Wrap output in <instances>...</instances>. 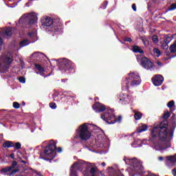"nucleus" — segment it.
<instances>
[{"instance_id":"393cba45","label":"nucleus","mask_w":176,"mask_h":176,"mask_svg":"<svg viewBox=\"0 0 176 176\" xmlns=\"http://www.w3.org/2000/svg\"><path fill=\"white\" fill-rule=\"evenodd\" d=\"M176 9V3H172L170 7L165 11V13H167V12H170L171 10H175Z\"/></svg>"},{"instance_id":"dca6fc26","label":"nucleus","mask_w":176,"mask_h":176,"mask_svg":"<svg viewBox=\"0 0 176 176\" xmlns=\"http://www.w3.org/2000/svg\"><path fill=\"white\" fill-rule=\"evenodd\" d=\"M35 68L37 69L38 72H36L37 75H41V76H45V68L42 67V65L36 63L34 64Z\"/></svg>"},{"instance_id":"c9c22d12","label":"nucleus","mask_w":176,"mask_h":176,"mask_svg":"<svg viewBox=\"0 0 176 176\" xmlns=\"http://www.w3.org/2000/svg\"><path fill=\"white\" fill-rule=\"evenodd\" d=\"M12 107L13 108H14V109H19V108H20V103L17 102H14L12 103Z\"/></svg>"},{"instance_id":"a878e982","label":"nucleus","mask_w":176,"mask_h":176,"mask_svg":"<svg viewBox=\"0 0 176 176\" xmlns=\"http://www.w3.org/2000/svg\"><path fill=\"white\" fill-rule=\"evenodd\" d=\"M30 41L27 39L20 42V47H24V46H28Z\"/></svg>"},{"instance_id":"20e7f679","label":"nucleus","mask_w":176,"mask_h":176,"mask_svg":"<svg viewBox=\"0 0 176 176\" xmlns=\"http://www.w3.org/2000/svg\"><path fill=\"white\" fill-rule=\"evenodd\" d=\"M38 20V16L35 12L23 14L19 19V24L22 25L23 28H28L29 25H34L35 21Z\"/></svg>"},{"instance_id":"cd10ccee","label":"nucleus","mask_w":176,"mask_h":176,"mask_svg":"<svg viewBox=\"0 0 176 176\" xmlns=\"http://www.w3.org/2000/svg\"><path fill=\"white\" fill-rule=\"evenodd\" d=\"M8 167L11 169V170H17V168H16V167H17V162L13 161L12 165Z\"/></svg>"},{"instance_id":"79ce46f5","label":"nucleus","mask_w":176,"mask_h":176,"mask_svg":"<svg viewBox=\"0 0 176 176\" xmlns=\"http://www.w3.org/2000/svg\"><path fill=\"white\" fill-rule=\"evenodd\" d=\"M132 9L133 12H137V6L135 5V3L132 4Z\"/></svg>"},{"instance_id":"7c9ffc66","label":"nucleus","mask_w":176,"mask_h":176,"mask_svg":"<svg viewBox=\"0 0 176 176\" xmlns=\"http://www.w3.org/2000/svg\"><path fill=\"white\" fill-rule=\"evenodd\" d=\"M173 41V36H166V37L164 38V42L166 43H170Z\"/></svg>"},{"instance_id":"6e6d98bb","label":"nucleus","mask_w":176,"mask_h":176,"mask_svg":"<svg viewBox=\"0 0 176 176\" xmlns=\"http://www.w3.org/2000/svg\"><path fill=\"white\" fill-rule=\"evenodd\" d=\"M38 53H39V52H34L33 56H35V54H38Z\"/></svg>"},{"instance_id":"09e8293b","label":"nucleus","mask_w":176,"mask_h":176,"mask_svg":"<svg viewBox=\"0 0 176 176\" xmlns=\"http://www.w3.org/2000/svg\"><path fill=\"white\" fill-rule=\"evenodd\" d=\"M10 157H11V159H14V153H11Z\"/></svg>"},{"instance_id":"603ef678","label":"nucleus","mask_w":176,"mask_h":176,"mask_svg":"<svg viewBox=\"0 0 176 176\" xmlns=\"http://www.w3.org/2000/svg\"><path fill=\"white\" fill-rule=\"evenodd\" d=\"M21 163H23L24 164H27V162L24 161V160H21Z\"/></svg>"},{"instance_id":"7ed1b4c3","label":"nucleus","mask_w":176,"mask_h":176,"mask_svg":"<svg viewBox=\"0 0 176 176\" xmlns=\"http://www.w3.org/2000/svg\"><path fill=\"white\" fill-rule=\"evenodd\" d=\"M76 138L80 141H88L91 137V132L89 131V123H84L80 125L76 131Z\"/></svg>"},{"instance_id":"6ab92c4d","label":"nucleus","mask_w":176,"mask_h":176,"mask_svg":"<svg viewBox=\"0 0 176 176\" xmlns=\"http://www.w3.org/2000/svg\"><path fill=\"white\" fill-rule=\"evenodd\" d=\"M133 53H140V54H144V50L141 49L138 45H134L132 48Z\"/></svg>"},{"instance_id":"1a4fd4ad","label":"nucleus","mask_w":176,"mask_h":176,"mask_svg":"<svg viewBox=\"0 0 176 176\" xmlns=\"http://www.w3.org/2000/svg\"><path fill=\"white\" fill-rule=\"evenodd\" d=\"M54 23V22L53 21V19L50 18V16H47L41 19L42 25H43L44 27H50L49 32L54 34H60L61 31V28L58 26H53Z\"/></svg>"},{"instance_id":"864d4df0","label":"nucleus","mask_w":176,"mask_h":176,"mask_svg":"<svg viewBox=\"0 0 176 176\" xmlns=\"http://www.w3.org/2000/svg\"><path fill=\"white\" fill-rule=\"evenodd\" d=\"M101 165L102 166V167H105L106 164H105V162H102V163L101 164Z\"/></svg>"},{"instance_id":"3c124183","label":"nucleus","mask_w":176,"mask_h":176,"mask_svg":"<svg viewBox=\"0 0 176 176\" xmlns=\"http://www.w3.org/2000/svg\"><path fill=\"white\" fill-rule=\"evenodd\" d=\"M37 175L43 176V174H42L41 172H38V173H37Z\"/></svg>"},{"instance_id":"ddd939ff","label":"nucleus","mask_w":176,"mask_h":176,"mask_svg":"<svg viewBox=\"0 0 176 176\" xmlns=\"http://www.w3.org/2000/svg\"><path fill=\"white\" fill-rule=\"evenodd\" d=\"M151 80L154 86H162L163 82L164 81V78L160 74H157L151 78Z\"/></svg>"},{"instance_id":"f3484780","label":"nucleus","mask_w":176,"mask_h":176,"mask_svg":"<svg viewBox=\"0 0 176 176\" xmlns=\"http://www.w3.org/2000/svg\"><path fill=\"white\" fill-rule=\"evenodd\" d=\"M167 107L169 108L170 113H173L175 111V102L174 100L169 101Z\"/></svg>"},{"instance_id":"4c0bfd02","label":"nucleus","mask_w":176,"mask_h":176,"mask_svg":"<svg viewBox=\"0 0 176 176\" xmlns=\"http://www.w3.org/2000/svg\"><path fill=\"white\" fill-rule=\"evenodd\" d=\"M50 107L52 108V109H56L57 108V104L54 102L50 103Z\"/></svg>"},{"instance_id":"c756f323","label":"nucleus","mask_w":176,"mask_h":176,"mask_svg":"<svg viewBox=\"0 0 176 176\" xmlns=\"http://www.w3.org/2000/svg\"><path fill=\"white\" fill-rule=\"evenodd\" d=\"M140 39L143 42V44L144 45V46H148V45H149V41H148V38L141 36Z\"/></svg>"},{"instance_id":"0eeeda50","label":"nucleus","mask_w":176,"mask_h":176,"mask_svg":"<svg viewBox=\"0 0 176 176\" xmlns=\"http://www.w3.org/2000/svg\"><path fill=\"white\" fill-rule=\"evenodd\" d=\"M13 63V56L10 54H3L0 56V71L3 74L8 72L10 68V63Z\"/></svg>"},{"instance_id":"aec40b11","label":"nucleus","mask_w":176,"mask_h":176,"mask_svg":"<svg viewBox=\"0 0 176 176\" xmlns=\"http://www.w3.org/2000/svg\"><path fill=\"white\" fill-rule=\"evenodd\" d=\"M14 146V143L12 141L7 140L3 144V148H13Z\"/></svg>"},{"instance_id":"a18cd8bd","label":"nucleus","mask_w":176,"mask_h":176,"mask_svg":"<svg viewBox=\"0 0 176 176\" xmlns=\"http://www.w3.org/2000/svg\"><path fill=\"white\" fill-rule=\"evenodd\" d=\"M57 151L59 153H61L63 152V148L61 147H58Z\"/></svg>"},{"instance_id":"4be33fe9","label":"nucleus","mask_w":176,"mask_h":176,"mask_svg":"<svg viewBox=\"0 0 176 176\" xmlns=\"http://www.w3.org/2000/svg\"><path fill=\"white\" fill-rule=\"evenodd\" d=\"M167 162H170V163H175L176 162V154L174 155H168L166 156Z\"/></svg>"},{"instance_id":"72a5a7b5","label":"nucleus","mask_w":176,"mask_h":176,"mask_svg":"<svg viewBox=\"0 0 176 176\" xmlns=\"http://www.w3.org/2000/svg\"><path fill=\"white\" fill-rule=\"evenodd\" d=\"M70 176H78L76 170L70 169Z\"/></svg>"},{"instance_id":"9b49d317","label":"nucleus","mask_w":176,"mask_h":176,"mask_svg":"<svg viewBox=\"0 0 176 176\" xmlns=\"http://www.w3.org/2000/svg\"><path fill=\"white\" fill-rule=\"evenodd\" d=\"M140 64L145 69H152L153 68V63L146 56L142 58Z\"/></svg>"},{"instance_id":"6e6552de","label":"nucleus","mask_w":176,"mask_h":176,"mask_svg":"<svg viewBox=\"0 0 176 176\" xmlns=\"http://www.w3.org/2000/svg\"><path fill=\"white\" fill-rule=\"evenodd\" d=\"M113 109H111L108 110L106 113L101 115V119L107 122L109 124H115L117 122L120 123L122 122V117L119 116L117 118L113 113Z\"/></svg>"},{"instance_id":"c85d7f7f","label":"nucleus","mask_w":176,"mask_h":176,"mask_svg":"<svg viewBox=\"0 0 176 176\" xmlns=\"http://www.w3.org/2000/svg\"><path fill=\"white\" fill-rule=\"evenodd\" d=\"M122 100H123V101H125V102H130V101L131 100V95L128 94L126 96V98H124V99L120 98V101H122Z\"/></svg>"},{"instance_id":"a19ab883","label":"nucleus","mask_w":176,"mask_h":176,"mask_svg":"<svg viewBox=\"0 0 176 176\" xmlns=\"http://www.w3.org/2000/svg\"><path fill=\"white\" fill-rule=\"evenodd\" d=\"M124 42H129V43L133 42V39H131V38L130 37H125L124 38Z\"/></svg>"},{"instance_id":"37998d69","label":"nucleus","mask_w":176,"mask_h":176,"mask_svg":"<svg viewBox=\"0 0 176 176\" xmlns=\"http://www.w3.org/2000/svg\"><path fill=\"white\" fill-rule=\"evenodd\" d=\"M156 64H157V65H159V67H163V63H162V62H160V61H157Z\"/></svg>"},{"instance_id":"49530a36","label":"nucleus","mask_w":176,"mask_h":176,"mask_svg":"<svg viewBox=\"0 0 176 176\" xmlns=\"http://www.w3.org/2000/svg\"><path fill=\"white\" fill-rule=\"evenodd\" d=\"M28 36H30L31 38V37L34 36V32H29L28 34Z\"/></svg>"},{"instance_id":"f03ea898","label":"nucleus","mask_w":176,"mask_h":176,"mask_svg":"<svg viewBox=\"0 0 176 176\" xmlns=\"http://www.w3.org/2000/svg\"><path fill=\"white\" fill-rule=\"evenodd\" d=\"M129 78H125L122 82V89H125L126 90H129L130 87V80H131V86L134 87V86H138V85L141 84V78L140 76L135 73H129Z\"/></svg>"},{"instance_id":"39448f33","label":"nucleus","mask_w":176,"mask_h":176,"mask_svg":"<svg viewBox=\"0 0 176 176\" xmlns=\"http://www.w3.org/2000/svg\"><path fill=\"white\" fill-rule=\"evenodd\" d=\"M56 144V142H53L45 147L44 152L41 154L44 156V160L52 163V160L56 157V149H57Z\"/></svg>"},{"instance_id":"de8ad7c7","label":"nucleus","mask_w":176,"mask_h":176,"mask_svg":"<svg viewBox=\"0 0 176 176\" xmlns=\"http://www.w3.org/2000/svg\"><path fill=\"white\" fill-rule=\"evenodd\" d=\"M3 45V41H2V37L0 36V46H2Z\"/></svg>"},{"instance_id":"5701e85b","label":"nucleus","mask_w":176,"mask_h":176,"mask_svg":"<svg viewBox=\"0 0 176 176\" xmlns=\"http://www.w3.org/2000/svg\"><path fill=\"white\" fill-rule=\"evenodd\" d=\"M169 50L172 54L176 53V41L172 45H170L169 47Z\"/></svg>"},{"instance_id":"4468645a","label":"nucleus","mask_w":176,"mask_h":176,"mask_svg":"<svg viewBox=\"0 0 176 176\" xmlns=\"http://www.w3.org/2000/svg\"><path fill=\"white\" fill-rule=\"evenodd\" d=\"M17 173H19V169H14L11 170L9 166H7L6 168H1V173L3 175H15Z\"/></svg>"},{"instance_id":"2f4dec72","label":"nucleus","mask_w":176,"mask_h":176,"mask_svg":"<svg viewBox=\"0 0 176 176\" xmlns=\"http://www.w3.org/2000/svg\"><path fill=\"white\" fill-rule=\"evenodd\" d=\"M96 173H97V170H96V167H91L90 169L91 176H96Z\"/></svg>"},{"instance_id":"f8f14e48","label":"nucleus","mask_w":176,"mask_h":176,"mask_svg":"<svg viewBox=\"0 0 176 176\" xmlns=\"http://www.w3.org/2000/svg\"><path fill=\"white\" fill-rule=\"evenodd\" d=\"M92 108L95 112L98 113L104 112V111H107V107L100 102H96L92 106Z\"/></svg>"},{"instance_id":"58836bf2","label":"nucleus","mask_w":176,"mask_h":176,"mask_svg":"<svg viewBox=\"0 0 176 176\" xmlns=\"http://www.w3.org/2000/svg\"><path fill=\"white\" fill-rule=\"evenodd\" d=\"M162 47H164V49H168V43H166L165 41H164L162 43Z\"/></svg>"},{"instance_id":"8fccbe9b","label":"nucleus","mask_w":176,"mask_h":176,"mask_svg":"<svg viewBox=\"0 0 176 176\" xmlns=\"http://www.w3.org/2000/svg\"><path fill=\"white\" fill-rule=\"evenodd\" d=\"M164 157H158V160H160V162L163 161L164 160Z\"/></svg>"},{"instance_id":"13d9d810","label":"nucleus","mask_w":176,"mask_h":176,"mask_svg":"<svg viewBox=\"0 0 176 176\" xmlns=\"http://www.w3.org/2000/svg\"><path fill=\"white\" fill-rule=\"evenodd\" d=\"M133 160H135V158H134Z\"/></svg>"},{"instance_id":"f704fd0d","label":"nucleus","mask_w":176,"mask_h":176,"mask_svg":"<svg viewBox=\"0 0 176 176\" xmlns=\"http://www.w3.org/2000/svg\"><path fill=\"white\" fill-rule=\"evenodd\" d=\"M107 6H108V1H104L100 6V9H107Z\"/></svg>"},{"instance_id":"473e14b6","label":"nucleus","mask_w":176,"mask_h":176,"mask_svg":"<svg viewBox=\"0 0 176 176\" xmlns=\"http://www.w3.org/2000/svg\"><path fill=\"white\" fill-rule=\"evenodd\" d=\"M151 39L153 43H157L159 42V38L156 35H153Z\"/></svg>"},{"instance_id":"9d476101","label":"nucleus","mask_w":176,"mask_h":176,"mask_svg":"<svg viewBox=\"0 0 176 176\" xmlns=\"http://www.w3.org/2000/svg\"><path fill=\"white\" fill-rule=\"evenodd\" d=\"M85 164L87 166V162L83 160H78L72 165L70 170H76V171H83Z\"/></svg>"},{"instance_id":"e433bc0d","label":"nucleus","mask_w":176,"mask_h":176,"mask_svg":"<svg viewBox=\"0 0 176 176\" xmlns=\"http://www.w3.org/2000/svg\"><path fill=\"white\" fill-rule=\"evenodd\" d=\"M153 53H154V54H157L158 56H160V50L158 48H153Z\"/></svg>"},{"instance_id":"4d7b16f0","label":"nucleus","mask_w":176,"mask_h":176,"mask_svg":"<svg viewBox=\"0 0 176 176\" xmlns=\"http://www.w3.org/2000/svg\"><path fill=\"white\" fill-rule=\"evenodd\" d=\"M173 57H176V55L173 56Z\"/></svg>"},{"instance_id":"c03bdc74","label":"nucleus","mask_w":176,"mask_h":176,"mask_svg":"<svg viewBox=\"0 0 176 176\" xmlns=\"http://www.w3.org/2000/svg\"><path fill=\"white\" fill-rule=\"evenodd\" d=\"M172 174L174 175V176H176V168H174L172 170Z\"/></svg>"},{"instance_id":"b1692460","label":"nucleus","mask_w":176,"mask_h":176,"mask_svg":"<svg viewBox=\"0 0 176 176\" xmlns=\"http://www.w3.org/2000/svg\"><path fill=\"white\" fill-rule=\"evenodd\" d=\"M134 118L135 120H140L142 118V113L138 111L135 112L134 114Z\"/></svg>"},{"instance_id":"a211bd4d","label":"nucleus","mask_w":176,"mask_h":176,"mask_svg":"<svg viewBox=\"0 0 176 176\" xmlns=\"http://www.w3.org/2000/svg\"><path fill=\"white\" fill-rule=\"evenodd\" d=\"M16 28H8L6 29L4 34L6 36H12L13 35V31H14Z\"/></svg>"},{"instance_id":"bb28decb","label":"nucleus","mask_w":176,"mask_h":176,"mask_svg":"<svg viewBox=\"0 0 176 176\" xmlns=\"http://www.w3.org/2000/svg\"><path fill=\"white\" fill-rule=\"evenodd\" d=\"M15 151H19V149H21V142H15L14 143V146Z\"/></svg>"},{"instance_id":"f257e3e1","label":"nucleus","mask_w":176,"mask_h":176,"mask_svg":"<svg viewBox=\"0 0 176 176\" xmlns=\"http://www.w3.org/2000/svg\"><path fill=\"white\" fill-rule=\"evenodd\" d=\"M171 116V111H166L164 112L162 121L155 125L151 131V136L148 141L153 142L154 145H157V138L161 142H164V146H161L160 149L164 151L168 148H171V140L174 138V131L176 128V115L173 113L170 119L168 122V118Z\"/></svg>"},{"instance_id":"5fc2aeb1","label":"nucleus","mask_w":176,"mask_h":176,"mask_svg":"<svg viewBox=\"0 0 176 176\" xmlns=\"http://www.w3.org/2000/svg\"><path fill=\"white\" fill-rule=\"evenodd\" d=\"M22 105L24 107L25 106V102H22Z\"/></svg>"},{"instance_id":"2eb2a0df","label":"nucleus","mask_w":176,"mask_h":176,"mask_svg":"<svg viewBox=\"0 0 176 176\" xmlns=\"http://www.w3.org/2000/svg\"><path fill=\"white\" fill-rule=\"evenodd\" d=\"M93 164H91L90 162H87V165L85 166V170H84L82 171V175L83 176H90V170L91 169V167H94L93 166Z\"/></svg>"},{"instance_id":"412c9836","label":"nucleus","mask_w":176,"mask_h":176,"mask_svg":"<svg viewBox=\"0 0 176 176\" xmlns=\"http://www.w3.org/2000/svg\"><path fill=\"white\" fill-rule=\"evenodd\" d=\"M148 130V125L142 124L141 126L138 129V133H144Z\"/></svg>"},{"instance_id":"ea45409f","label":"nucleus","mask_w":176,"mask_h":176,"mask_svg":"<svg viewBox=\"0 0 176 176\" xmlns=\"http://www.w3.org/2000/svg\"><path fill=\"white\" fill-rule=\"evenodd\" d=\"M19 80L21 83H25V77H19Z\"/></svg>"},{"instance_id":"423d86ee","label":"nucleus","mask_w":176,"mask_h":176,"mask_svg":"<svg viewBox=\"0 0 176 176\" xmlns=\"http://www.w3.org/2000/svg\"><path fill=\"white\" fill-rule=\"evenodd\" d=\"M58 68L62 72H75L76 69V65L74 62L67 58H62L58 60Z\"/></svg>"}]
</instances>
